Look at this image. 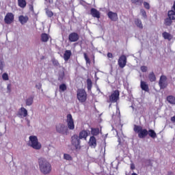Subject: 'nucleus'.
I'll return each instance as SVG.
<instances>
[{"label": "nucleus", "instance_id": "obj_54", "mask_svg": "<svg viewBox=\"0 0 175 175\" xmlns=\"http://www.w3.org/2000/svg\"><path fill=\"white\" fill-rule=\"evenodd\" d=\"M49 3H53V0H49Z\"/></svg>", "mask_w": 175, "mask_h": 175}, {"label": "nucleus", "instance_id": "obj_28", "mask_svg": "<svg viewBox=\"0 0 175 175\" xmlns=\"http://www.w3.org/2000/svg\"><path fill=\"white\" fill-rule=\"evenodd\" d=\"M18 6L20 8H25L27 6V1L25 0H18Z\"/></svg>", "mask_w": 175, "mask_h": 175}, {"label": "nucleus", "instance_id": "obj_29", "mask_svg": "<svg viewBox=\"0 0 175 175\" xmlns=\"http://www.w3.org/2000/svg\"><path fill=\"white\" fill-rule=\"evenodd\" d=\"M5 61H3V57H0V70H1V72L3 71V69H5Z\"/></svg>", "mask_w": 175, "mask_h": 175}, {"label": "nucleus", "instance_id": "obj_34", "mask_svg": "<svg viewBox=\"0 0 175 175\" xmlns=\"http://www.w3.org/2000/svg\"><path fill=\"white\" fill-rule=\"evenodd\" d=\"M64 77H65V72H64V71H60L59 72L58 80L59 81H62V80H64Z\"/></svg>", "mask_w": 175, "mask_h": 175}, {"label": "nucleus", "instance_id": "obj_31", "mask_svg": "<svg viewBox=\"0 0 175 175\" xmlns=\"http://www.w3.org/2000/svg\"><path fill=\"white\" fill-rule=\"evenodd\" d=\"M168 17L172 20H175V12L174 10H170L168 12Z\"/></svg>", "mask_w": 175, "mask_h": 175}, {"label": "nucleus", "instance_id": "obj_13", "mask_svg": "<svg viewBox=\"0 0 175 175\" xmlns=\"http://www.w3.org/2000/svg\"><path fill=\"white\" fill-rule=\"evenodd\" d=\"M108 17L112 21H117L118 20V15L116 12H113L111 11L108 12Z\"/></svg>", "mask_w": 175, "mask_h": 175}, {"label": "nucleus", "instance_id": "obj_37", "mask_svg": "<svg viewBox=\"0 0 175 175\" xmlns=\"http://www.w3.org/2000/svg\"><path fill=\"white\" fill-rule=\"evenodd\" d=\"M131 3L134 5H138L139 6H140V5L143 3V0H131Z\"/></svg>", "mask_w": 175, "mask_h": 175}, {"label": "nucleus", "instance_id": "obj_35", "mask_svg": "<svg viewBox=\"0 0 175 175\" xmlns=\"http://www.w3.org/2000/svg\"><path fill=\"white\" fill-rule=\"evenodd\" d=\"M142 129H143V127L140 126H137V125L134 126V131H135L136 133L139 134Z\"/></svg>", "mask_w": 175, "mask_h": 175}, {"label": "nucleus", "instance_id": "obj_33", "mask_svg": "<svg viewBox=\"0 0 175 175\" xmlns=\"http://www.w3.org/2000/svg\"><path fill=\"white\" fill-rule=\"evenodd\" d=\"M91 133L94 136H98V135H99V129H92V128Z\"/></svg>", "mask_w": 175, "mask_h": 175}, {"label": "nucleus", "instance_id": "obj_46", "mask_svg": "<svg viewBox=\"0 0 175 175\" xmlns=\"http://www.w3.org/2000/svg\"><path fill=\"white\" fill-rule=\"evenodd\" d=\"M53 65H55V66H58V65H59V63H58V61H57V60H54L53 62Z\"/></svg>", "mask_w": 175, "mask_h": 175}, {"label": "nucleus", "instance_id": "obj_45", "mask_svg": "<svg viewBox=\"0 0 175 175\" xmlns=\"http://www.w3.org/2000/svg\"><path fill=\"white\" fill-rule=\"evenodd\" d=\"M141 13L144 17H147L146 11L144 10H141Z\"/></svg>", "mask_w": 175, "mask_h": 175}, {"label": "nucleus", "instance_id": "obj_6", "mask_svg": "<svg viewBox=\"0 0 175 175\" xmlns=\"http://www.w3.org/2000/svg\"><path fill=\"white\" fill-rule=\"evenodd\" d=\"M67 128L70 131H73L75 129V122H73V118L72 117V114L67 115Z\"/></svg>", "mask_w": 175, "mask_h": 175}, {"label": "nucleus", "instance_id": "obj_2", "mask_svg": "<svg viewBox=\"0 0 175 175\" xmlns=\"http://www.w3.org/2000/svg\"><path fill=\"white\" fill-rule=\"evenodd\" d=\"M29 146L34 150H40L42 148V144L38 140V137L35 135L29 136Z\"/></svg>", "mask_w": 175, "mask_h": 175}, {"label": "nucleus", "instance_id": "obj_3", "mask_svg": "<svg viewBox=\"0 0 175 175\" xmlns=\"http://www.w3.org/2000/svg\"><path fill=\"white\" fill-rule=\"evenodd\" d=\"M80 138L79 137V135H74L71 137V144L72 146H74L76 150H80L81 148V146H80Z\"/></svg>", "mask_w": 175, "mask_h": 175}, {"label": "nucleus", "instance_id": "obj_4", "mask_svg": "<svg viewBox=\"0 0 175 175\" xmlns=\"http://www.w3.org/2000/svg\"><path fill=\"white\" fill-rule=\"evenodd\" d=\"M77 99L79 102L83 103L87 100V93L83 89H79L77 93Z\"/></svg>", "mask_w": 175, "mask_h": 175}, {"label": "nucleus", "instance_id": "obj_53", "mask_svg": "<svg viewBox=\"0 0 175 175\" xmlns=\"http://www.w3.org/2000/svg\"><path fill=\"white\" fill-rule=\"evenodd\" d=\"M131 168L132 169V170H133L135 169V165H131Z\"/></svg>", "mask_w": 175, "mask_h": 175}, {"label": "nucleus", "instance_id": "obj_38", "mask_svg": "<svg viewBox=\"0 0 175 175\" xmlns=\"http://www.w3.org/2000/svg\"><path fill=\"white\" fill-rule=\"evenodd\" d=\"M3 80H5V81L9 80V75H8V73H3L2 75Z\"/></svg>", "mask_w": 175, "mask_h": 175}, {"label": "nucleus", "instance_id": "obj_19", "mask_svg": "<svg viewBox=\"0 0 175 175\" xmlns=\"http://www.w3.org/2000/svg\"><path fill=\"white\" fill-rule=\"evenodd\" d=\"M162 36L164 39L169 40V42H170V40H172L173 39V36H172V34H170L166 31H164L162 33Z\"/></svg>", "mask_w": 175, "mask_h": 175}, {"label": "nucleus", "instance_id": "obj_44", "mask_svg": "<svg viewBox=\"0 0 175 175\" xmlns=\"http://www.w3.org/2000/svg\"><path fill=\"white\" fill-rule=\"evenodd\" d=\"M36 88H37V90H41L42 89V83H39L36 84Z\"/></svg>", "mask_w": 175, "mask_h": 175}, {"label": "nucleus", "instance_id": "obj_16", "mask_svg": "<svg viewBox=\"0 0 175 175\" xmlns=\"http://www.w3.org/2000/svg\"><path fill=\"white\" fill-rule=\"evenodd\" d=\"M89 146H90V147H93V148L96 147V138H95V137H90L89 140Z\"/></svg>", "mask_w": 175, "mask_h": 175}, {"label": "nucleus", "instance_id": "obj_50", "mask_svg": "<svg viewBox=\"0 0 175 175\" xmlns=\"http://www.w3.org/2000/svg\"><path fill=\"white\" fill-rule=\"evenodd\" d=\"M172 122H175V116L171 118Z\"/></svg>", "mask_w": 175, "mask_h": 175}, {"label": "nucleus", "instance_id": "obj_15", "mask_svg": "<svg viewBox=\"0 0 175 175\" xmlns=\"http://www.w3.org/2000/svg\"><path fill=\"white\" fill-rule=\"evenodd\" d=\"M147 135H148V131H147V129H142L138 133V137H139V139H144V137H146Z\"/></svg>", "mask_w": 175, "mask_h": 175}, {"label": "nucleus", "instance_id": "obj_12", "mask_svg": "<svg viewBox=\"0 0 175 175\" xmlns=\"http://www.w3.org/2000/svg\"><path fill=\"white\" fill-rule=\"evenodd\" d=\"M90 14L92 16V17L100 18V12H99V11L95 8H92L90 10Z\"/></svg>", "mask_w": 175, "mask_h": 175}, {"label": "nucleus", "instance_id": "obj_49", "mask_svg": "<svg viewBox=\"0 0 175 175\" xmlns=\"http://www.w3.org/2000/svg\"><path fill=\"white\" fill-rule=\"evenodd\" d=\"M29 6H30V7H29V10H30L31 12H33V5H30Z\"/></svg>", "mask_w": 175, "mask_h": 175}, {"label": "nucleus", "instance_id": "obj_48", "mask_svg": "<svg viewBox=\"0 0 175 175\" xmlns=\"http://www.w3.org/2000/svg\"><path fill=\"white\" fill-rule=\"evenodd\" d=\"M116 132H117V136H118V142L119 143H120V142H121V139H120V135H118V130H117V129H116Z\"/></svg>", "mask_w": 175, "mask_h": 175}, {"label": "nucleus", "instance_id": "obj_22", "mask_svg": "<svg viewBox=\"0 0 175 175\" xmlns=\"http://www.w3.org/2000/svg\"><path fill=\"white\" fill-rule=\"evenodd\" d=\"M20 111V116H23V117H27V116H28V111L27 109L21 107Z\"/></svg>", "mask_w": 175, "mask_h": 175}, {"label": "nucleus", "instance_id": "obj_43", "mask_svg": "<svg viewBox=\"0 0 175 175\" xmlns=\"http://www.w3.org/2000/svg\"><path fill=\"white\" fill-rule=\"evenodd\" d=\"M144 6L146 9H150V4L147 2H144Z\"/></svg>", "mask_w": 175, "mask_h": 175}, {"label": "nucleus", "instance_id": "obj_5", "mask_svg": "<svg viewBox=\"0 0 175 175\" xmlns=\"http://www.w3.org/2000/svg\"><path fill=\"white\" fill-rule=\"evenodd\" d=\"M56 132L62 135H68V127L64 124H59L56 125Z\"/></svg>", "mask_w": 175, "mask_h": 175}, {"label": "nucleus", "instance_id": "obj_40", "mask_svg": "<svg viewBox=\"0 0 175 175\" xmlns=\"http://www.w3.org/2000/svg\"><path fill=\"white\" fill-rule=\"evenodd\" d=\"M83 55H84V58L85 59L86 64H91V62L90 61V58H88L87 53H83Z\"/></svg>", "mask_w": 175, "mask_h": 175}, {"label": "nucleus", "instance_id": "obj_30", "mask_svg": "<svg viewBox=\"0 0 175 175\" xmlns=\"http://www.w3.org/2000/svg\"><path fill=\"white\" fill-rule=\"evenodd\" d=\"M41 40L44 42H49V35L47 33H42L41 35Z\"/></svg>", "mask_w": 175, "mask_h": 175}, {"label": "nucleus", "instance_id": "obj_55", "mask_svg": "<svg viewBox=\"0 0 175 175\" xmlns=\"http://www.w3.org/2000/svg\"><path fill=\"white\" fill-rule=\"evenodd\" d=\"M118 126H119L120 129H122V125H119Z\"/></svg>", "mask_w": 175, "mask_h": 175}, {"label": "nucleus", "instance_id": "obj_32", "mask_svg": "<svg viewBox=\"0 0 175 175\" xmlns=\"http://www.w3.org/2000/svg\"><path fill=\"white\" fill-rule=\"evenodd\" d=\"M87 85L88 91H91V88H92V81L90 79H87Z\"/></svg>", "mask_w": 175, "mask_h": 175}, {"label": "nucleus", "instance_id": "obj_21", "mask_svg": "<svg viewBox=\"0 0 175 175\" xmlns=\"http://www.w3.org/2000/svg\"><path fill=\"white\" fill-rule=\"evenodd\" d=\"M135 24L138 28H139L140 29H143V23H142V21L140 19H135Z\"/></svg>", "mask_w": 175, "mask_h": 175}, {"label": "nucleus", "instance_id": "obj_39", "mask_svg": "<svg viewBox=\"0 0 175 175\" xmlns=\"http://www.w3.org/2000/svg\"><path fill=\"white\" fill-rule=\"evenodd\" d=\"M46 15L48 16V17H53V16H54V14L51 10H47L46 11Z\"/></svg>", "mask_w": 175, "mask_h": 175}, {"label": "nucleus", "instance_id": "obj_9", "mask_svg": "<svg viewBox=\"0 0 175 175\" xmlns=\"http://www.w3.org/2000/svg\"><path fill=\"white\" fill-rule=\"evenodd\" d=\"M118 64L121 69L125 68L126 66V56L122 55L118 59Z\"/></svg>", "mask_w": 175, "mask_h": 175}, {"label": "nucleus", "instance_id": "obj_42", "mask_svg": "<svg viewBox=\"0 0 175 175\" xmlns=\"http://www.w3.org/2000/svg\"><path fill=\"white\" fill-rule=\"evenodd\" d=\"M147 69H148L147 66H141V70L143 72H147Z\"/></svg>", "mask_w": 175, "mask_h": 175}, {"label": "nucleus", "instance_id": "obj_41", "mask_svg": "<svg viewBox=\"0 0 175 175\" xmlns=\"http://www.w3.org/2000/svg\"><path fill=\"white\" fill-rule=\"evenodd\" d=\"M59 90H61V91H66V85H65L64 83L60 85Z\"/></svg>", "mask_w": 175, "mask_h": 175}, {"label": "nucleus", "instance_id": "obj_1", "mask_svg": "<svg viewBox=\"0 0 175 175\" xmlns=\"http://www.w3.org/2000/svg\"><path fill=\"white\" fill-rule=\"evenodd\" d=\"M38 165L41 173L49 174L51 172V164L46 159L40 157L38 159Z\"/></svg>", "mask_w": 175, "mask_h": 175}, {"label": "nucleus", "instance_id": "obj_17", "mask_svg": "<svg viewBox=\"0 0 175 175\" xmlns=\"http://www.w3.org/2000/svg\"><path fill=\"white\" fill-rule=\"evenodd\" d=\"M18 20H19L21 24H22V25H24V24H26V23L28 22L29 18L27 16H24L21 15L18 17Z\"/></svg>", "mask_w": 175, "mask_h": 175}, {"label": "nucleus", "instance_id": "obj_11", "mask_svg": "<svg viewBox=\"0 0 175 175\" xmlns=\"http://www.w3.org/2000/svg\"><path fill=\"white\" fill-rule=\"evenodd\" d=\"M89 135L90 131L83 130L79 133V135L78 136V137L79 139H84V140H87V137H88Z\"/></svg>", "mask_w": 175, "mask_h": 175}, {"label": "nucleus", "instance_id": "obj_18", "mask_svg": "<svg viewBox=\"0 0 175 175\" xmlns=\"http://www.w3.org/2000/svg\"><path fill=\"white\" fill-rule=\"evenodd\" d=\"M72 55V51L70 50H66L64 52V61H69V59L70 58V56Z\"/></svg>", "mask_w": 175, "mask_h": 175}, {"label": "nucleus", "instance_id": "obj_56", "mask_svg": "<svg viewBox=\"0 0 175 175\" xmlns=\"http://www.w3.org/2000/svg\"><path fill=\"white\" fill-rule=\"evenodd\" d=\"M3 134H2V133L0 132V136H3Z\"/></svg>", "mask_w": 175, "mask_h": 175}, {"label": "nucleus", "instance_id": "obj_7", "mask_svg": "<svg viewBox=\"0 0 175 175\" xmlns=\"http://www.w3.org/2000/svg\"><path fill=\"white\" fill-rule=\"evenodd\" d=\"M166 80H167V78L166 77V76L162 75L160 77V79L159 81V85L161 90H165V88L167 87V83H166Z\"/></svg>", "mask_w": 175, "mask_h": 175}, {"label": "nucleus", "instance_id": "obj_14", "mask_svg": "<svg viewBox=\"0 0 175 175\" xmlns=\"http://www.w3.org/2000/svg\"><path fill=\"white\" fill-rule=\"evenodd\" d=\"M70 42H77L79 40V34L77 33H71L68 36Z\"/></svg>", "mask_w": 175, "mask_h": 175}, {"label": "nucleus", "instance_id": "obj_26", "mask_svg": "<svg viewBox=\"0 0 175 175\" xmlns=\"http://www.w3.org/2000/svg\"><path fill=\"white\" fill-rule=\"evenodd\" d=\"M167 100L171 105H175V97L173 96H168L167 97Z\"/></svg>", "mask_w": 175, "mask_h": 175}, {"label": "nucleus", "instance_id": "obj_51", "mask_svg": "<svg viewBox=\"0 0 175 175\" xmlns=\"http://www.w3.org/2000/svg\"><path fill=\"white\" fill-rule=\"evenodd\" d=\"M7 90H8V91H10V85H8L7 86Z\"/></svg>", "mask_w": 175, "mask_h": 175}, {"label": "nucleus", "instance_id": "obj_25", "mask_svg": "<svg viewBox=\"0 0 175 175\" xmlns=\"http://www.w3.org/2000/svg\"><path fill=\"white\" fill-rule=\"evenodd\" d=\"M148 79L152 83V81H155L157 80V77H155V74H154V72H151L149 73Z\"/></svg>", "mask_w": 175, "mask_h": 175}, {"label": "nucleus", "instance_id": "obj_36", "mask_svg": "<svg viewBox=\"0 0 175 175\" xmlns=\"http://www.w3.org/2000/svg\"><path fill=\"white\" fill-rule=\"evenodd\" d=\"M64 159H66V161H72L73 158L69 154H64Z\"/></svg>", "mask_w": 175, "mask_h": 175}, {"label": "nucleus", "instance_id": "obj_23", "mask_svg": "<svg viewBox=\"0 0 175 175\" xmlns=\"http://www.w3.org/2000/svg\"><path fill=\"white\" fill-rule=\"evenodd\" d=\"M148 135L150 136V137H152V139L157 138V133L152 129H150L148 131Z\"/></svg>", "mask_w": 175, "mask_h": 175}, {"label": "nucleus", "instance_id": "obj_27", "mask_svg": "<svg viewBox=\"0 0 175 175\" xmlns=\"http://www.w3.org/2000/svg\"><path fill=\"white\" fill-rule=\"evenodd\" d=\"M33 103V97L30 96L26 99V106H32Z\"/></svg>", "mask_w": 175, "mask_h": 175}, {"label": "nucleus", "instance_id": "obj_47", "mask_svg": "<svg viewBox=\"0 0 175 175\" xmlns=\"http://www.w3.org/2000/svg\"><path fill=\"white\" fill-rule=\"evenodd\" d=\"M107 57H108V58H113V53H107Z\"/></svg>", "mask_w": 175, "mask_h": 175}, {"label": "nucleus", "instance_id": "obj_52", "mask_svg": "<svg viewBox=\"0 0 175 175\" xmlns=\"http://www.w3.org/2000/svg\"><path fill=\"white\" fill-rule=\"evenodd\" d=\"M167 175H174V174L172 172H168Z\"/></svg>", "mask_w": 175, "mask_h": 175}, {"label": "nucleus", "instance_id": "obj_57", "mask_svg": "<svg viewBox=\"0 0 175 175\" xmlns=\"http://www.w3.org/2000/svg\"><path fill=\"white\" fill-rule=\"evenodd\" d=\"M132 175H137L136 173H133Z\"/></svg>", "mask_w": 175, "mask_h": 175}, {"label": "nucleus", "instance_id": "obj_20", "mask_svg": "<svg viewBox=\"0 0 175 175\" xmlns=\"http://www.w3.org/2000/svg\"><path fill=\"white\" fill-rule=\"evenodd\" d=\"M141 88L143 91L148 92V85L145 81H141Z\"/></svg>", "mask_w": 175, "mask_h": 175}, {"label": "nucleus", "instance_id": "obj_24", "mask_svg": "<svg viewBox=\"0 0 175 175\" xmlns=\"http://www.w3.org/2000/svg\"><path fill=\"white\" fill-rule=\"evenodd\" d=\"M172 20L173 19H172L171 18H166L164 21L165 25H166L167 27H170V25H172V24L173 23V21Z\"/></svg>", "mask_w": 175, "mask_h": 175}, {"label": "nucleus", "instance_id": "obj_8", "mask_svg": "<svg viewBox=\"0 0 175 175\" xmlns=\"http://www.w3.org/2000/svg\"><path fill=\"white\" fill-rule=\"evenodd\" d=\"M4 21L5 24H12L14 21V14L12 12H8L6 14Z\"/></svg>", "mask_w": 175, "mask_h": 175}, {"label": "nucleus", "instance_id": "obj_10", "mask_svg": "<svg viewBox=\"0 0 175 175\" xmlns=\"http://www.w3.org/2000/svg\"><path fill=\"white\" fill-rule=\"evenodd\" d=\"M119 98H120V92L118 90H116L109 96V100H110V102H113L114 103L118 100Z\"/></svg>", "mask_w": 175, "mask_h": 175}]
</instances>
